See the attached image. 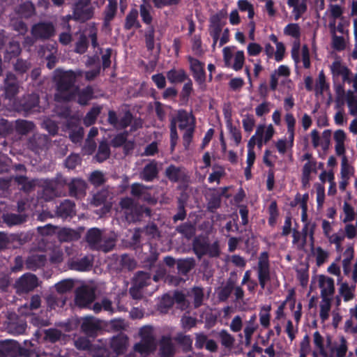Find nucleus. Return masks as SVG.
<instances>
[{
    "label": "nucleus",
    "instance_id": "obj_60",
    "mask_svg": "<svg viewBox=\"0 0 357 357\" xmlns=\"http://www.w3.org/2000/svg\"><path fill=\"white\" fill-rule=\"evenodd\" d=\"M307 243V238L301 234L298 231H294L293 233V243L297 247L298 249L302 250L305 248Z\"/></svg>",
    "mask_w": 357,
    "mask_h": 357
},
{
    "label": "nucleus",
    "instance_id": "obj_53",
    "mask_svg": "<svg viewBox=\"0 0 357 357\" xmlns=\"http://www.w3.org/2000/svg\"><path fill=\"white\" fill-rule=\"evenodd\" d=\"M151 7L149 4L144 2V3L140 6V15L142 20L146 23L150 24L152 21V17L151 15Z\"/></svg>",
    "mask_w": 357,
    "mask_h": 357
},
{
    "label": "nucleus",
    "instance_id": "obj_42",
    "mask_svg": "<svg viewBox=\"0 0 357 357\" xmlns=\"http://www.w3.org/2000/svg\"><path fill=\"white\" fill-rule=\"evenodd\" d=\"M344 217L342 222L344 223L351 222L355 218V211L354 208L347 202H344L342 206Z\"/></svg>",
    "mask_w": 357,
    "mask_h": 357
},
{
    "label": "nucleus",
    "instance_id": "obj_33",
    "mask_svg": "<svg viewBox=\"0 0 357 357\" xmlns=\"http://www.w3.org/2000/svg\"><path fill=\"white\" fill-rule=\"evenodd\" d=\"M75 213V205L69 201L66 200L62 202L57 209V213L62 218H67L71 216Z\"/></svg>",
    "mask_w": 357,
    "mask_h": 357
},
{
    "label": "nucleus",
    "instance_id": "obj_4",
    "mask_svg": "<svg viewBox=\"0 0 357 357\" xmlns=\"http://www.w3.org/2000/svg\"><path fill=\"white\" fill-rule=\"evenodd\" d=\"M141 341L135 347V351L142 357H145L155 349V342L153 328L151 326H144L139 331Z\"/></svg>",
    "mask_w": 357,
    "mask_h": 357
},
{
    "label": "nucleus",
    "instance_id": "obj_2",
    "mask_svg": "<svg viewBox=\"0 0 357 357\" xmlns=\"http://www.w3.org/2000/svg\"><path fill=\"white\" fill-rule=\"evenodd\" d=\"M313 343L321 357H345L348 351V342L344 336L339 337L338 342L332 344V339L327 337L326 344L319 331L313 333Z\"/></svg>",
    "mask_w": 357,
    "mask_h": 357
},
{
    "label": "nucleus",
    "instance_id": "obj_41",
    "mask_svg": "<svg viewBox=\"0 0 357 357\" xmlns=\"http://www.w3.org/2000/svg\"><path fill=\"white\" fill-rule=\"evenodd\" d=\"M138 11L136 9H132L128 14L126 19L125 27L127 29H130L132 27H137L139 22L137 21Z\"/></svg>",
    "mask_w": 357,
    "mask_h": 357
},
{
    "label": "nucleus",
    "instance_id": "obj_58",
    "mask_svg": "<svg viewBox=\"0 0 357 357\" xmlns=\"http://www.w3.org/2000/svg\"><path fill=\"white\" fill-rule=\"evenodd\" d=\"M340 294L342 296L344 301L347 302L354 297L353 291L346 282L342 283L339 289Z\"/></svg>",
    "mask_w": 357,
    "mask_h": 357
},
{
    "label": "nucleus",
    "instance_id": "obj_5",
    "mask_svg": "<svg viewBox=\"0 0 357 357\" xmlns=\"http://www.w3.org/2000/svg\"><path fill=\"white\" fill-rule=\"evenodd\" d=\"M86 240L91 247L104 252L109 251L114 246V239L103 236L100 230L96 228H93L88 231Z\"/></svg>",
    "mask_w": 357,
    "mask_h": 357
},
{
    "label": "nucleus",
    "instance_id": "obj_29",
    "mask_svg": "<svg viewBox=\"0 0 357 357\" xmlns=\"http://www.w3.org/2000/svg\"><path fill=\"white\" fill-rule=\"evenodd\" d=\"M271 310V305H264L260 307V311L259 314V322L261 326L264 328H267L270 326Z\"/></svg>",
    "mask_w": 357,
    "mask_h": 357
},
{
    "label": "nucleus",
    "instance_id": "obj_56",
    "mask_svg": "<svg viewBox=\"0 0 357 357\" xmlns=\"http://www.w3.org/2000/svg\"><path fill=\"white\" fill-rule=\"evenodd\" d=\"M237 4L240 10L248 11L249 19L252 20L253 18L255 15L254 8L250 2L247 0H238Z\"/></svg>",
    "mask_w": 357,
    "mask_h": 357
},
{
    "label": "nucleus",
    "instance_id": "obj_47",
    "mask_svg": "<svg viewBox=\"0 0 357 357\" xmlns=\"http://www.w3.org/2000/svg\"><path fill=\"white\" fill-rule=\"evenodd\" d=\"M227 126L229 130L231 139L234 141L236 145H238L242 139L241 130L235 126H233L230 121L227 122Z\"/></svg>",
    "mask_w": 357,
    "mask_h": 357
},
{
    "label": "nucleus",
    "instance_id": "obj_64",
    "mask_svg": "<svg viewBox=\"0 0 357 357\" xmlns=\"http://www.w3.org/2000/svg\"><path fill=\"white\" fill-rule=\"evenodd\" d=\"M55 287L59 293H65L71 290L73 287V281L72 280H65L55 285Z\"/></svg>",
    "mask_w": 357,
    "mask_h": 357
},
{
    "label": "nucleus",
    "instance_id": "obj_61",
    "mask_svg": "<svg viewBox=\"0 0 357 357\" xmlns=\"http://www.w3.org/2000/svg\"><path fill=\"white\" fill-rule=\"evenodd\" d=\"M257 329V324H250L246 323L245 326L244 328L243 332L245 339L246 344H250L252 340V336L253 333Z\"/></svg>",
    "mask_w": 357,
    "mask_h": 357
},
{
    "label": "nucleus",
    "instance_id": "obj_37",
    "mask_svg": "<svg viewBox=\"0 0 357 357\" xmlns=\"http://www.w3.org/2000/svg\"><path fill=\"white\" fill-rule=\"evenodd\" d=\"M324 176H327V180L330 183L328 193L331 195H334L336 193V183L334 181L335 176L333 172H323L319 175V179L324 183Z\"/></svg>",
    "mask_w": 357,
    "mask_h": 357
},
{
    "label": "nucleus",
    "instance_id": "obj_25",
    "mask_svg": "<svg viewBox=\"0 0 357 357\" xmlns=\"http://www.w3.org/2000/svg\"><path fill=\"white\" fill-rule=\"evenodd\" d=\"M18 92V85L13 74H8L5 80L6 96L12 98Z\"/></svg>",
    "mask_w": 357,
    "mask_h": 357
},
{
    "label": "nucleus",
    "instance_id": "obj_22",
    "mask_svg": "<svg viewBox=\"0 0 357 357\" xmlns=\"http://www.w3.org/2000/svg\"><path fill=\"white\" fill-rule=\"evenodd\" d=\"M69 189L72 196L82 197L85 195L86 184L84 180L75 178L72 180L69 184Z\"/></svg>",
    "mask_w": 357,
    "mask_h": 357
},
{
    "label": "nucleus",
    "instance_id": "obj_57",
    "mask_svg": "<svg viewBox=\"0 0 357 357\" xmlns=\"http://www.w3.org/2000/svg\"><path fill=\"white\" fill-rule=\"evenodd\" d=\"M109 155V148L107 143L102 142L100 143L98 151L96 155L97 160L99 162H102L106 160Z\"/></svg>",
    "mask_w": 357,
    "mask_h": 357
},
{
    "label": "nucleus",
    "instance_id": "obj_1",
    "mask_svg": "<svg viewBox=\"0 0 357 357\" xmlns=\"http://www.w3.org/2000/svg\"><path fill=\"white\" fill-rule=\"evenodd\" d=\"M76 75L73 71L57 70L55 79L57 82L58 93L55 96L57 101L70 100L77 96V101L80 105H86L91 98L92 89L86 87L82 91L75 88L73 84Z\"/></svg>",
    "mask_w": 357,
    "mask_h": 357
},
{
    "label": "nucleus",
    "instance_id": "obj_32",
    "mask_svg": "<svg viewBox=\"0 0 357 357\" xmlns=\"http://www.w3.org/2000/svg\"><path fill=\"white\" fill-rule=\"evenodd\" d=\"M157 174L158 169L156 163L151 162L144 167V170L141 174V177L144 181H150L157 176Z\"/></svg>",
    "mask_w": 357,
    "mask_h": 357
},
{
    "label": "nucleus",
    "instance_id": "obj_62",
    "mask_svg": "<svg viewBox=\"0 0 357 357\" xmlns=\"http://www.w3.org/2000/svg\"><path fill=\"white\" fill-rule=\"evenodd\" d=\"M146 190L147 188L143 185L134 183L131 187V193L134 196L141 197L144 199H147V197L145 195Z\"/></svg>",
    "mask_w": 357,
    "mask_h": 357
},
{
    "label": "nucleus",
    "instance_id": "obj_24",
    "mask_svg": "<svg viewBox=\"0 0 357 357\" xmlns=\"http://www.w3.org/2000/svg\"><path fill=\"white\" fill-rule=\"evenodd\" d=\"M75 346L77 349L80 350H89L90 353L93 357L94 349L96 348V351L99 350V342L97 344H91L89 340L86 337H79L75 340Z\"/></svg>",
    "mask_w": 357,
    "mask_h": 357
},
{
    "label": "nucleus",
    "instance_id": "obj_21",
    "mask_svg": "<svg viewBox=\"0 0 357 357\" xmlns=\"http://www.w3.org/2000/svg\"><path fill=\"white\" fill-rule=\"evenodd\" d=\"M275 133V129L273 125L269 124L268 126L260 124L257 127L255 134L251 137H254L255 142L256 143V137H261L264 139V143H267L273 136Z\"/></svg>",
    "mask_w": 357,
    "mask_h": 357
},
{
    "label": "nucleus",
    "instance_id": "obj_19",
    "mask_svg": "<svg viewBox=\"0 0 357 357\" xmlns=\"http://www.w3.org/2000/svg\"><path fill=\"white\" fill-rule=\"evenodd\" d=\"M100 325L98 320L92 317H86L82 319L81 329L88 335L92 336L100 329Z\"/></svg>",
    "mask_w": 357,
    "mask_h": 357
},
{
    "label": "nucleus",
    "instance_id": "obj_8",
    "mask_svg": "<svg viewBox=\"0 0 357 357\" xmlns=\"http://www.w3.org/2000/svg\"><path fill=\"white\" fill-rule=\"evenodd\" d=\"M317 282L320 291V298H333L335 287V281L332 278L319 275L317 277Z\"/></svg>",
    "mask_w": 357,
    "mask_h": 357
},
{
    "label": "nucleus",
    "instance_id": "obj_15",
    "mask_svg": "<svg viewBox=\"0 0 357 357\" xmlns=\"http://www.w3.org/2000/svg\"><path fill=\"white\" fill-rule=\"evenodd\" d=\"M17 291L21 292H27L33 290L38 286V279L33 274H24L15 284Z\"/></svg>",
    "mask_w": 357,
    "mask_h": 357
},
{
    "label": "nucleus",
    "instance_id": "obj_48",
    "mask_svg": "<svg viewBox=\"0 0 357 357\" xmlns=\"http://www.w3.org/2000/svg\"><path fill=\"white\" fill-rule=\"evenodd\" d=\"M254 137H251L248 142V155H247V166H252L255 160V153L254 151V148L255 146V142H254Z\"/></svg>",
    "mask_w": 357,
    "mask_h": 357
},
{
    "label": "nucleus",
    "instance_id": "obj_12",
    "mask_svg": "<svg viewBox=\"0 0 357 357\" xmlns=\"http://www.w3.org/2000/svg\"><path fill=\"white\" fill-rule=\"evenodd\" d=\"M290 68L286 65H280L277 69H275L271 75L270 79V87L272 90L275 91L278 85L279 78L284 77L285 80L284 83L287 84L289 89L291 88L292 82L288 79L290 75Z\"/></svg>",
    "mask_w": 357,
    "mask_h": 357
},
{
    "label": "nucleus",
    "instance_id": "obj_3",
    "mask_svg": "<svg viewBox=\"0 0 357 357\" xmlns=\"http://www.w3.org/2000/svg\"><path fill=\"white\" fill-rule=\"evenodd\" d=\"M128 344L127 337L123 335L114 336L109 340H99V350L94 349L93 357H117L123 354Z\"/></svg>",
    "mask_w": 357,
    "mask_h": 357
},
{
    "label": "nucleus",
    "instance_id": "obj_35",
    "mask_svg": "<svg viewBox=\"0 0 357 357\" xmlns=\"http://www.w3.org/2000/svg\"><path fill=\"white\" fill-rule=\"evenodd\" d=\"M312 254L315 257L317 264L318 266H321L324 264L329 256L328 252L324 249H323L320 246L314 247L313 244L312 245Z\"/></svg>",
    "mask_w": 357,
    "mask_h": 357
},
{
    "label": "nucleus",
    "instance_id": "obj_49",
    "mask_svg": "<svg viewBox=\"0 0 357 357\" xmlns=\"http://www.w3.org/2000/svg\"><path fill=\"white\" fill-rule=\"evenodd\" d=\"M151 278L149 274L140 273L135 277L134 286L139 289H143L149 284Z\"/></svg>",
    "mask_w": 357,
    "mask_h": 357
},
{
    "label": "nucleus",
    "instance_id": "obj_44",
    "mask_svg": "<svg viewBox=\"0 0 357 357\" xmlns=\"http://www.w3.org/2000/svg\"><path fill=\"white\" fill-rule=\"evenodd\" d=\"M166 176L172 181H177L182 176L181 169L174 165H170L165 171Z\"/></svg>",
    "mask_w": 357,
    "mask_h": 357
},
{
    "label": "nucleus",
    "instance_id": "obj_43",
    "mask_svg": "<svg viewBox=\"0 0 357 357\" xmlns=\"http://www.w3.org/2000/svg\"><path fill=\"white\" fill-rule=\"evenodd\" d=\"M284 33L298 39L301 36V28L298 24L290 23L284 28Z\"/></svg>",
    "mask_w": 357,
    "mask_h": 357
},
{
    "label": "nucleus",
    "instance_id": "obj_7",
    "mask_svg": "<svg viewBox=\"0 0 357 357\" xmlns=\"http://www.w3.org/2000/svg\"><path fill=\"white\" fill-rule=\"evenodd\" d=\"M269 255L267 252L260 254L256 268L259 283L262 289H265L266 284L271 279V271L269 264Z\"/></svg>",
    "mask_w": 357,
    "mask_h": 357
},
{
    "label": "nucleus",
    "instance_id": "obj_27",
    "mask_svg": "<svg viewBox=\"0 0 357 357\" xmlns=\"http://www.w3.org/2000/svg\"><path fill=\"white\" fill-rule=\"evenodd\" d=\"M284 121L287 125L288 139L292 144L294 139L296 120L291 112H287L284 115Z\"/></svg>",
    "mask_w": 357,
    "mask_h": 357
},
{
    "label": "nucleus",
    "instance_id": "obj_54",
    "mask_svg": "<svg viewBox=\"0 0 357 357\" xmlns=\"http://www.w3.org/2000/svg\"><path fill=\"white\" fill-rule=\"evenodd\" d=\"M100 112V107H93L86 115L84 122L86 126H89L93 123Z\"/></svg>",
    "mask_w": 357,
    "mask_h": 357
},
{
    "label": "nucleus",
    "instance_id": "obj_45",
    "mask_svg": "<svg viewBox=\"0 0 357 357\" xmlns=\"http://www.w3.org/2000/svg\"><path fill=\"white\" fill-rule=\"evenodd\" d=\"M189 296L193 299L195 306L196 307H199L201 305L204 298L203 289L200 287H195L189 293Z\"/></svg>",
    "mask_w": 357,
    "mask_h": 357
},
{
    "label": "nucleus",
    "instance_id": "obj_28",
    "mask_svg": "<svg viewBox=\"0 0 357 357\" xmlns=\"http://www.w3.org/2000/svg\"><path fill=\"white\" fill-rule=\"evenodd\" d=\"M175 348L172 340L168 337L162 338L160 342V357H173Z\"/></svg>",
    "mask_w": 357,
    "mask_h": 357
},
{
    "label": "nucleus",
    "instance_id": "obj_17",
    "mask_svg": "<svg viewBox=\"0 0 357 357\" xmlns=\"http://www.w3.org/2000/svg\"><path fill=\"white\" fill-rule=\"evenodd\" d=\"M333 139L336 155L340 157L346 156V132L341 129L335 130L333 133Z\"/></svg>",
    "mask_w": 357,
    "mask_h": 357
},
{
    "label": "nucleus",
    "instance_id": "obj_31",
    "mask_svg": "<svg viewBox=\"0 0 357 357\" xmlns=\"http://www.w3.org/2000/svg\"><path fill=\"white\" fill-rule=\"evenodd\" d=\"M329 90V84L326 82V78L324 70H321L316 80L314 91L316 94H323Z\"/></svg>",
    "mask_w": 357,
    "mask_h": 357
},
{
    "label": "nucleus",
    "instance_id": "obj_14",
    "mask_svg": "<svg viewBox=\"0 0 357 357\" xmlns=\"http://www.w3.org/2000/svg\"><path fill=\"white\" fill-rule=\"evenodd\" d=\"M187 59L190 63V68L192 72L193 77L199 84H202L206 79L204 63L191 56H188Z\"/></svg>",
    "mask_w": 357,
    "mask_h": 357
},
{
    "label": "nucleus",
    "instance_id": "obj_11",
    "mask_svg": "<svg viewBox=\"0 0 357 357\" xmlns=\"http://www.w3.org/2000/svg\"><path fill=\"white\" fill-rule=\"evenodd\" d=\"M95 299V289L91 286H83L76 294L75 303L82 307H89Z\"/></svg>",
    "mask_w": 357,
    "mask_h": 357
},
{
    "label": "nucleus",
    "instance_id": "obj_23",
    "mask_svg": "<svg viewBox=\"0 0 357 357\" xmlns=\"http://www.w3.org/2000/svg\"><path fill=\"white\" fill-rule=\"evenodd\" d=\"M345 102L349 114L354 117H357V96L352 90H348L345 93Z\"/></svg>",
    "mask_w": 357,
    "mask_h": 357
},
{
    "label": "nucleus",
    "instance_id": "obj_13",
    "mask_svg": "<svg viewBox=\"0 0 357 357\" xmlns=\"http://www.w3.org/2000/svg\"><path fill=\"white\" fill-rule=\"evenodd\" d=\"M172 121L176 123H178V128L181 130H188L189 128H195V121L193 115L185 110H179L175 119Z\"/></svg>",
    "mask_w": 357,
    "mask_h": 357
},
{
    "label": "nucleus",
    "instance_id": "obj_6",
    "mask_svg": "<svg viewBox=\"0 0 357 357\" xmlns=\"http://www.w3.org/2000/svg\"><path fill=\"white\" fill-rule=\"evenodd\" d=\"M321 229L328 243L335 245L336 251L342 252V244L344 240V235L342 231L340 229L339 231L333 233V223L326 220H322Z\"/></svg>",
    "mask_w": 357,
    "mask_h": 357
},
{
    "label": "nucleus",
    "instance_id": "obj_39",
    "mask_svg": "<svg viewBox=\"0 0 357 357\" xmlns=\"http://www.w3.org/2000/svg\"><path fill=\"white\" fill-rule=\"evenodd\" d=\"M91 259L89 257H84L79 261H74L71 264V268L73 269L85 271L91 266Z\"/></svg>",
    "mask_w": 357,
    "mask_h": 357
},
{
    "label": "nucleus",
    "instance_id": "obj_50",
    "mask_svg": "<svg viewBox=\"0 0 357 357\" xmlns=\"http://www.w3.org/2000/svg\"><path fill=\"white\" fill-rule=\"evenodd\" d=\"M316 229V224L312 222H305L303 228L302 229V235L305 236H308L310 237L311 244L314 243V234Z\"/></svg>",
    "mask_w": 357,
    "mask_h": 357
},
{
    "label": "nucleus",
    "instance_id": "obj_38",
    "mask_svg": "<svg viewBox=\"0 0 357 357\" xmlns=\"http://www.w3.org/2000/svg\"><path fill=\"white\" fill-rule=\"evenodd\" d=\"M340 59H335L331 65L330 70L333 78L340 77L347 69Z\"/></svg>",
    "mask_w": 357,
    "mask_h": 357
},
{
    "label": "nucleus",
    "instance_id": "obj_16",
    "mask_svg": "<svg viewBox=\"0 0 357 357\" xmlns=\"http://www.w3.org/2000/svg\"><path fill=\"white\" fill-rule=\"evenodd\" d=\"M112 199V194L108 190H102L96 194L92 200V204L98 206L103 204V213L109 211L112 206L111 200Z\"/></svg>",
    "mask_w": 357,
    "mask_h": 357
},
{
    "label": "nucleus",
    "instance_id": "obj_36",
    "mask_svg": "<svg viewBox=\"0 0 357 357\" xmlns=\"http://www.w3.org/2000/svg\"><path fill=\"white\" fill-rule=\"evenodd\" d=\"M341 158V178H350L354 174V167L349 163L347 156Z\"/></svg>",
    "mask_w": 357,
    "mask_h": 357
},
{
    "label": "nucleus",
    "instance_id": "obj_10",
    "mask_svg": "<svg viewBox=\"0 0 357 357\" xmlns=\"http://www.w3.org/2000/svg\"><path fill=\"white\" fill-rule=\"evenodd\" d=\"M331 130H324L321 135L318 130H312L310 135L313 147L315 149L321 147L324 151L328 150L331 144Z\"/></svg>",
    "mask_w": 357,
    "mask_h": 357
},
{
    "label": "nucleus",
    "instance_id": "obj_55",
    "mask_svg": "<svg viewBox=\"0 0 357 357\" xmlns=\"http://www.w3.org/2000/svg\"><path fill=\"white\" fill-rule=\"evenodd\" d=\"M45 260V258L43 255H33L27 259L26 264L29 268H36L42 266Z\"/></svg>",
    "mask_w": 357,
    "mask_h": 357
},
{
    "label": "nucleus",
    "instance_id": "obj_9",
    "mask_svg": "<svg viewBox=\"0 0 357 357\" xmlns=\"http://www.w3.org/2000/svg\"><path fill=\"white\" fill-rule=\"evenodd\" d=\"M93 10L89 0H79L75 3L73 17L81 22L86 21L93 17Z\"/></svg>",
    "mask_w": 357,
    "mask_h": 357
},
{
    "label": "nucleus",
    "instance_id": "obj_20",
    "mask_svg": "<svg viewBox=\"0 0 357 357\" xmlns=\"http://www.w3.org/2000/svg\"><path fill=\"white\" fill-rule=\"evenodd\" d=\"M333 298H321L319 303V316L321 323L326 322L331 314Z\"/></svg>",
    "mask_w": 357,
    "mask_h": 357
},
{
    "label": "nucleus",
    "instance_id": "obj_34",
    "mask_svg": "<svg viewBox=\"0 0 357 357\" xmlns=\"http://www.w3.org/2000/svg\"><path fill=\"white\" fill-rule=\"evenodd\" d=\"M167 77L171 83L183 82L188 78L186 73L183 69H172L167 73Z\"/></svg>",
    "mask_w": 357,
    "mask_h": 357
},
{
    "label": "nucleus",
    "instance_id": "obj_46",
    "mask_svg": "<svg viewBox=\"0 0 357 357\" xmlns=\"http://www.w3.org/2000/svg\"><path fill=\"white\" fill-rule=\"evenodd\" d=\"M233 59L234 63L231 66L233 69L236 71L241 70L245 62L244 52L243 50L236 51Z\"/></svg>",
    "mask_w": 357,
    "mask_h": 357
},
{
    "label": "nucleus",
    "instance_id": "obj_59",
    "mask_svg": "<svg viewBox=\"0 0 357 357\" xmlns=\"http://www.w3.org/2000/svg\"><path fill=\"white\" fill-rule=\"evenodd\" d=\"M334 122L337 126H342L347 123V118L344 110L342 108H337L334 114Z\"/></svg>",
    "mask_w": 357,
    "mask_h": 357
},
{
    "label": "nucleus",
    "instance_id": "obj_18",
    "mask_svg": "<svg viewBox=\"0 0 357 357\" xmlns=\"http://www.w3.org/2000/svg\"><path fill=\"white\" fill-rule=\"evenodd\" d=\"M54 33V28L50 23H39L32 28V34L36 38H47Z\"/></svg>",
    "mask_w": 357,
    "mask_h": 357
},
{
    "label": "nucleus",
    "instance_id": "obj_26",
    "mask_svg": "<svg viewBox=\"0 0 357 357\" xmlns=\"http://www.w3.org/2000/svg\"><path fill=\"white\" fill-rule=\"evenodd\" d=\"M317 162L316 161H307L303 165L302 170V184L304 187L309 185L310 180V174L312 172H316Z\"/></svg>",
    "mask_w": 357,
    "mask_h": 357
},
{
    "label": "nucleus",
    "instance_id": "obj_51",
    "mask_svg": "<svg viewBox=\"0 0 357 357\" xmlns=\"http://www.w3.org/2000/svg\"><path fill=\"white\" fill-rule=\"evenodd\" d=\"M221 343L225 347H231L235 342L234 337L225 330H222L219 333Z\"/></svg>",
    "mask_w": 357,
    "mask_h": 357
},
{
    "label": "nucleus",
    "instance_id": "obj_63",
    "mask_svg": "<svg viewBox=\"0 0 357 357\" xmlns=\"http://www.w3.org/2000/svg\"><path fill=\"white\" fill-rule=\"evenodd\" d=\"M89 180L91 183L96 186H99L105 181L104 174L99 171L92 172L89 177Z\"/></svg>",
    "mask_w": 357,
    "mask_h": 357
},
{
    "label": "nucleus",
    "instance_id": "obj_40",
    "mask_svg": "<svg viewBox=\"0 0 357 357\" xmlns=\"http://www.w3.org/2000/svg\"><path fill=\"white\" fill-rule=\"evenodd\" d=\"M195 265V261L193 259H185L178 260L177 262V268L180 273L186 274L188 273Z\"/></svg>",
    "mask_w": 357,
    "mask_h": 357
},
{
    "label": "nucleus",
    "instance_id": "obj_52",
    "mask_svg": "<svg viewBox=\"0 0 357 357\" xmlns=\"http://www.w3.org/2000/svg\"><path fill=\"white\" fill-rule=\"evenodd\" d=\"M292 8L294 18L295 20H298L307 10L306 0H302L300 3Z\"/></svg>",
    "mask_w": 357,
    "mask_h": 357
},
{
    "label": "nucleus",
    "instance_id": "obj_30",
    "mask_svg": "<svg viewBox=\"0 0 357 357\" xmlns=\"http://www.w3.org/2000/svg\"><path fill=\"white\" fill-rule=\"evenodd\" d=\"M117 9V1L116 0H109L108 4L105 10L104 26H108L109 22L116 15Z\"/></svg>",
    "mask_w": 357,
    "mask_h": 357
}]
</instances>
